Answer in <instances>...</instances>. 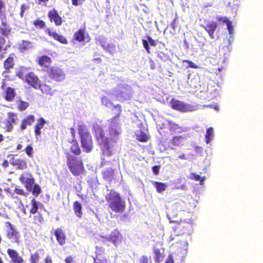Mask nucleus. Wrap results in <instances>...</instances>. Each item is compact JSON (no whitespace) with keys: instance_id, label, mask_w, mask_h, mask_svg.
Listing matches in <instances>:
<instances>
[{"instance_id":"f257e3e1","label":"nucleus","mask_w":263,"mask_h":263,"mask_svg":"<svg viewBox=\"0 0 263 263\" xmlns=\"http://www.w3.org/2000/svg\"><path fill=\"white\" fill-rule=\"evenodd\" d=\"M185 203L182 200H179L174 203L172 206L167 207V217L170 222L176 223L173 226L172 228L175 233L180 235L184 233L183 230L186 222L181 218H177L178 213L184 211L185 210Z\"/></svg>"},{"instance_id":"f03ea898","label":"nucleus","mask_w":263,"mask_h":263,"mask_svg":"<svg viewBox=\"0 0 263 263\" xmlns=\"http://www.w3.org/2000/svg\"><path fill=\"white\" fill-rule=\"evenodd\" d=\"M112 110H116L117 113L111 118L108 120L109 125L108 127L109 142L111 141V148L114 144L117 143V139L121 133V128L119 127L118 119L120 117L122 111V106L120 104H116L113 106Z\"/></svg>"},{"instance_id":"7ed1b4c3","label":"nucleus","mask_w":263,"mask_h":263,"mask_svg":"<svg viewBox=\"0 0 263 263\" xmlns=\"http://www.w3.org/2000/svg\"><path fill=\"white\" fill-rule=\"evenodd\" d=\"M78 131L83 151L89 153L93 149V142L91 133L86 125L82 121L78 123Z\"/></svg>"},{"instance_id":"20e7f679","label":"nucleus","mask_w":263,"mask_h":263,"mask_svg":"<svg viewBox=\"0 0 263 263\" xmlns=\"http://www.w3.org/2000/svg\"><path fill=\"white\" fill-rule=\"evenodd\" d=\"M109 208L115 213H123L126 208V204L120 196V194L116 192H110L105 197Z\"/></svg>"},{"instance_id":"39448f33","label":"nucleus","mask_w":263,"mask_h":263,"mask_svg":"<svg viewBox=\"0 0 263 263\" xmlns=\"http://www.w3.org/2000/svg\"><path fill=\"white\" fill-rule=\"evenodd\" d=\"M92 130L97 141L102 146L104 153L108 156L112 154L110 142L108 138L105 137L103 127L98 124H95Z\"/></svg>"},{"instance_id":"423d86ee","label":"nucleus","mask_w":263,"mask_h":263,"mask_svg":"<svg viewBox=\"0 0 263 263\" xmlns=\"http://www.w3.org/2000/svg\"><path fill=\"white\" fill-rule=\"evenodd\" d=\"M67 165L71 174L74 176H80L84 171V166L82 159L72 155H66Z\"/></svg>"},{"instance_id":"0eeeda50","label":"nucleus","mask_w":263,"mask_h":263,"mask_svg":"<svg viewBox=\"0 0 263 263\" xmlns=\"http://www.w3.org/2000/svg\"><path fill=\"white\" fill-rule=\"evenodd\" d=\"M48 77L51 80L61 82L63 81L66 78V74L64 70L57 66H52L47 70Z\"/></svg>"},{"instance_id":"6e6552de","label":"nucleus","mask_w":263,"mask_h":263,"mask_svg":"<svg viewBox=\"0 0 263 263\" xmlns=\"http://www.w3.org/2000/svg\"><path fill=\"white\" fill-rule=\"evenodd\" d=\"M170 103L172 108L181 112L192 111L194 110V107L191 105L185 104L175 99H172Z\"/></svg>"},{"instance_id":"1a4fd4ad","label":"nucleus","mask_w":263,"mask_h":263,"mask_svg":"<svg viewBox=\"0 0 263 263\" xmlns=\"http://www.w3.org/2000/svg\"><path fill=\"white\" fill-rule=\"evenodd\" d=\"M30 67H22L20 71L16 73V76L33 86V73L30 71Z\"/></svg>"},{"instance_id":"9d476101","label":"nucleus","mask_w":263,"mask_h":263,"mask_svg":"<svg viewBox=\"0 0 263 263\" xmlns=\"http://www.w3.org/2000/svg\"><path fill=\"white\" fill-rule=\"evenodd\" d=\"M201 26L207 31L211 39L214 38V33L218 26L216 22L208 21L205 22V25H201Z\"/></svg>"},{"instance_id":"9b49d317","label":"nucleus","mask_w":263,"mask_h":263,"mask_svg":"<svg viewBox=\"0 0 263 263\" xmlns=\"http://www.w3.org/2000/svg\"><path fill=\"white\" fill-rule=\"evenodd\" d=\"M115 171L111 166L106 168L101 173L103 179L106 181L112 182L115 178Z\"/></svg>"},{"instance_id":"f8f14e48","label":"nucleus","mask_w":263,"mask_h":263,"mask_svg":"<svg viewBox=\"0 0 263 263\" xmlns=\"http://www.w3.org/2000/svg\"><path fill=\"white\" fill-rule=\"evenodd\" d=\"M8 227L7 229V237L13 242H18L19 235L17 231L14 229L12 225L8 222Z\"/></svg>"},{"instance_id":"ddd939ff","label":"nucleus","mask_w":263,"mask_h":263,"mask_svg":"<svg viewBox=\"0 0 263 263\" xmlns=\"http://www.w3.org/2000/svg\"><path fill=\"white\" fill-rule=\"evenodd\" d=\"M48 16L51 22H54L56 26L62 25L63 21L62 17L59 15L57 10L53 9L48 13Z\"/></svg>"},{"instance_id":"4468645a","label":"nucleus","mask_w":263,"mask_h":263,"mask_svg":"<svg viewBox=\"0 0 263 263\" xmlns=\"http://www.w3.org/2000/svg\"><path fill=\"white\" fill-rule=\"evenodd\" d=\"M7 158L12 165L15 166L19 169H24L26 165V163L24 160L18 159L13 155H9L7 156Z\"/></svg>"},{"instance_id":"2eb2a0df","label":"nucleus","mask_w":263,"mask_h":263,"mask_svg":"<svg viewBox=\"0 0 263 263\" xmlns=\"http://www.w3.org/2000/svg\"><path fill=\"white\" fill-rule=\"evenodd\" d=\"M54 235L59 244L63 246L66 243V235L64 231L61 228H58L54 231Z\"/></svg>"},{"instance_id":"dca6fc26","label":"nucleus","mask_w":263,"mask_h":263,"mask_svg":"<svg viewBox=\"0 0 263 263\" xmlns=\"http://www.w3.org/2000/svg\"><path fill=\"white\" fill-rule=\"evenodd\" d=\"M45 123L46 121L45 119L42 117L40 118L39 119L37 120L36 123L35 125L34 129L35 135L37 141L41 140V129L44 127Z\"/></svg>"},{"instance_id":"f3484780","label":"nucleus","mask_w":263,"mask_h":263,"mask_svg":"<svg viewBox=\"0 0 263 263\" xmlns=\"http://www.w3.org/2000/svg\"><path fill=\"white\" fill-rule=\"evenodd\" d=\"M46 32L49 36L52 37L55 41L63 44H67L68 41L63 35L58 34L55 31H52L49 29L46 30Z\"/></svg>"},{"instance_id":"a211bd4d","label":"nucleus","mask_w":263,"mask_h":263,"mask_svg":"<svg viewBox=\"0 0 263 263\" xmlns=\"http://www.w3.org/2000/svg\"><path fill=\"white\" fill-rule=\"evenodd\" d=\"M122 235L118 229L112 231L107 240L112 242L115 246H117L121 240Z\"/></svg>"},{"instance_id":"6ab92c4d","label":"nucleus","mask_w":263,"mask_h":263,"mask_svg":"<svg viewBox=\"0 0 263 263\" xmlns=\"http://www.w3.org/2000/svg\"><path fill=\"white\" fill-rule=\"evenodd\" d=\"M11 45V43L9 38L4 37L3 36H0V53L5 54Z\"/></svg>"},{"instance_id":"aec40b11","label":"nucleus","mask_w":263,"mask_h":263,"mask_svg":"<svg viewBox=\"0 0 263 263\" xmlns=\"http://www.w3.org/2000/svg\"><path fill=\"white\" fill-rule=\"evenodd\" d=\"M37 63L42 67L48 68L51 65L52 60L47 55H44L38 58Z\"/></svg>"},{"instance_id":"412c9836","label":"nucleus","mask_w":263,"mask_h":263,"mask_svg":"<svg viewBox=\"0 0 263 263\" xmlns=\"http://www.w3.org/2000/svg\"><path fill=\"white\" fill-rule=\"evenodd\" d=\"M2 22V26H0V33L2 34L1 36H4V37L9 38V36L10 34V29L7 26V22L5 20V17L3 19H1Z\"/></svg>"},{"instance_id":"4be33fe9","label":"nucleus","mask_w":263,"mask_h":263,"mask_svg":"<svg viewBox=\"0 0 263 263\" xmlns=\"http://www.w3.org/2000/svg\"><path fill=\"white\" fill-rule=\"evenodd\" d=\"M7 253L13 262L15 263H24L22 258L15 250L8 249Z\"/></svg>"},{"instance_id":"5701e85b","label":"nucleus","mask_w":263,"mask_h":263,"mask_svg":"<svg viewBox=\"0 0 263 263\" xmlns=\"http://www.w3.org/2000/svg\"><path fill=\"white\" fill-rule=\"evenodd\" d=\"M32 44L31 42L23 40L18 44V49L21 52L23 53H26L28 52L29 50L31 49Z\"/></svg>"},{"instance_id":"b1692460","label":"nucleus","mask_w":263,"mask_h":263,"mask_svg":"<svg viewBox=\"0 0 263 263\" xmlns=\"http://www.w3.org/2000/svg\"><path fill=\"white\" fill-rule=\"evenodd\" d=\"M70 143H71L70 152L76 156L80 155L81 154V149L77 139L71 140Z\"/></svg>"},{"instance_id":"393cba45","label":"nucleus","mask_w":263,"mask_h":263,"mask_svg":"<svg viewBox=\"0 0 263 263\" xmlns=\"http://www.w3.org/2000/svg\"><path fill=\"white\" fill-rule=\"evenodd\" d=\"M85 31L84 28H80L73 34V39L79 42H82L85 41Z\"/></svg>"},{"instance_id":"a878e982","label":"nucleus","mask_w":263,"mask_h":263,"mask_svg":"<svg viewBox=\"0 0 263 263\" xmlns=\"http://www.w3.org/2000/svg\"><path fill=\"white\" fill-rule=\"evenodd\" d=\"M73 209L75 215L79 218L82 217L83 215L82 206L81 203L78 201H76L73 204Z\"/></svg>"},{"instance_id":"bb28decb","label":"nucleus","mask_w":263,"mask_h":263,"mask_svg":"<svg viewBox=\"0 0 263 263\" xmlns=\"http://www.w3.org/2000/svg\"><path fill=\"white\" fill-rule=\"evenodd\" d=\"M117 100L121 102L130 99L131 96L128 92L120 91L116 95Z\"/></svg>"},{"instance_id":"cd10ccee","label":"nucleus","mask_w":263,"mask_h":263,"mask_svg":"<svg viewBox=\"0 0 263 263\" xmlns=\"http://www.w3.org/2000/svg\"><path fill=\"white\" fill-rule=\"evenodd\" d=\"M153 252L155 255L154 257L155 262L160 263L164 258V255L160 252V249L157 248H153Z\"/></svg>"},{"instance_id":"c85d7f7f","label":"nucleus","mask_w":263,"mask_h":263,"mask_svg":"<svg viewBox=\"0 0 263 263\" xmlns=\"http://www.w3.org/2000/svg\"><path fill=\"white\" fill-rule=\"evenodd\" d=\"M184 138L182 136H174L170 141V143L174 146H179L183 144Z\"/></svg>"},{"instance_id":"c756f323","label":"nucleus","mask_w":263,"mask_h":263,"mask_svg":"<svg viewBox=\"0 0 263 263\" xmlns=\"http://www.w3.org/2000/svg\"><path fill=\"white\" fill-rule=\"evenodd\" d=\"M152 183L158 193H162L166 188V185L164 183L157 181H153Z\"/></svg>"},{"instance_id":"7c9ffc66","label":"nucleus","mask_w":263,"mask_h":263,"mask_svg":"<svg viewBox=\"0 0 263 263\" xmlns=\"http://www.w3.org/2000/svg\"><path fill=\"white\" fill-rule=\"evenodd\" d=\"M14 59L12 57H9L4 62V67L5 69L9 70L14 66Z\"/></svg>"},{"instance_id":"2f4dec72","label":"nucleus","mask_w":263,"mask_h":263,"mask_svg":"<svg viewBox=\"0 0 263 263\" xmlns=\"http://www.w3.org/2000/svg\"><path fill=\"white\" fill-rule=\"evenodd\" d=\"M214 134V130L213 127H210L206 130V132L205 135V143L209 144L213 139Z\"/></svg>"},{"instance_id":"473e14b6","label":"nucleus","mask_w":263,"mask_h":263,"mask_svg":"<svg viewBox=\"0 0 263 263\" xmlns=\"http://www.w3.org/2000/svg\"><path fill=\"white\" fill-rule=\"evenodd\" d=\"M6 96H5V99L6 100L8 101H11L15 96V93L14 91V89L12 88L8 87L6 90Z\"/></svg>"},{"instance_id":"72a5a7b5","label":"nucleus","mask_w":263,"mask_h":263,"mask_svg":"<svg viewBox=\"0 0 263 263\" xmlns=\"http://www.w3.org/2000/svg\"><path fill=\"white\" fill-rule=\"evenodd\" d=\"M33 123V116H30L28 118L25 119L22 123L21 129L24 130L27 125L30 126Z\"/></svg>"},{"instance_id":"f704fd0d","label":"nucleus","mask_w":263,"mask_h":263,"mask_svg":"<svg viewBox=\"0 0 263 263\" xmlns=\"http://www.w3.org/2000/svg\"><path fill=\"white\" fill-rule=\"evenodd\" d=\"M157 57L163 62H166L170 60L168 54L162 51H159L156 52Z\"/></svg>"},{"instance_id":"c9c22d12","label":"nucleus","mask_w":263,"mask_h":263,"mask_svg":"<svg viewBox=\"0 0 263 263\" xmlns=\"http://www.w3.org/2000/svg\"><path fill=\"white\" fill-rule=\"evenodd\" d=\"M40 89L42 92L45 94L50 95H52V89L49 85L42 84Z\"/></svg>"},{"instance_id":"e433bc0d","label":"nucleus","mask_w":263,"mask_h":263,"mask_svg":"<svg viewBox=\"0 0 263 263\" xmlns=\"http://www.w3.org/2000/svg\"><path fill=\"white\" fill-rule=\"evenodd\" d=\"M190 178L191 180H194L197 181H199L200 184H202L205 179L204 177L201 178L200 175H197L196 173H191L190 174Z\"/></svg>"},{"instance_id":"4c0bfd02","label":"nucleus","mask_w":263,"mask_h":263,"mask_svg":"<svg viewBox=\"0 0 263 263\" xmlns=\"http://www.w3.org/2000/svg\"><path fill=\"white\" fill-rule=\"evenodd\" d=\"M167 125L170 130L175 132L180 128L178 124L172 121H167Z\"/></svg>"},{"instance_id":"58836bf2","label":"nucleus","mask_w":263,"mask_h":263,"mask_svg":"<svg viewBox=\"0 0 263 263\" xmlns=\"http://www.w3.org/2000/svg\"><path fill=\"white\" fill-rule=\"evenodd\" d=\"M5 3L0 0V19H3L5 17Z\"/></svg>"},{"instance_id":"ea45409f","label":"nucleus","mask_w":263,"mask_h":263,"mask_svg":"<svg viewBox=\"0 0 263 263\" xmlns=\"http://www.w3.org/2000/svg\"><path fill=\"white\" fill-rule=\"evenodd\" d=\"M137 140L140 142H145L148 140V137L146 134L141 132L139 135H137Z\"/></svg>"},{"instance_id":"a19ab883","label":"nucleus","mask_w":263,"mask_h":263,"mask_svg":"<svg viewBox=\"0 0 263 263\" xmlns=\"http://www.w3.org/2000/svg\"><path fill=\"white\" fill-rule=\"evenodd\" d=\"M102 104L105 107H109L110 106L113 105V104L111 100L105 96H103L101 98Z\"/></svg>"},{"instance_id":"79ce46f5","label":"nucleus","mask_w":263,"mask_h":263,"mask_svg":"<svg viewBox=\"0 0 263 263\" xmlns=\"http://www.w3.org/2000/svg\"><path fill=\"white\" fill-rule=\"evenodd\" d=\"M223 23L227 24V28L228 29L229 33L232 34L233 31V28L231 21H230L228 19V18H225L224 20H223Z\"/></svg>"},{"instance_id":"37998d69","label":"nucleus","mask_w":263,"mask_h":263,"mask_svg":"<svg viewBox=\"0 0 263 263\" xmlns=\"http://www.w3.org/2000/svg\"><path fill=\"white\" fill-rule=\"evenodd\" d=\"M151 257L146 255H142L139 260V263H151Z\"/></svg>"},{"instance_id":"c03bdc74","label":"nucleus","mask_w":263,"mask_h":263,"mask_svg":"<svg viewBox=\"0 0 263 263\" xmlns=\"http://www.w3.org/2000/svg\"><path fill=\"white\" fill-rule=\"evenodd\" d=\"M34 25L36 27H39L41 29L44 28L46 26L45 22L40 20H36L34 22Z\"/></svg>"},{"instance_id":"a18cd8bd","label":"nucleus","mask_w":263,"mask_h":263,"mask_svg":"<svg viewBox=\"0 0 263 263\" xmlns=\"http://www.w3.org/2000/svg\"><path fill=\"white\" fill-rule=\"evenodd\" d=\"M142 42L143 46L144 48H145V49L146 50L147 53L148 54H150L151 53V51L150 47H149V45L148 44V41L145 39H142Z\"/></svg>"},{"instance_id":"49530a36","label":"nucleus","mask_w":263,"mask_h":263,"mask_svg":"<svg viewBox=\"0 0 263 263\" xmlns=\"http://www.w3.org/2000/svg\"><path fill=\"white\" fill-rule=\"evenodd\" d=\"M42 85L39 79L36 76H34V89H40Z\"/></svg>"},{"instance_id":"de8ad7c7","label":"nucleus","mask_w":263,"mask_h":263,"mask_svg":"<svg viewBox=\"0 0 263 263\" xmlns=\"http://www.w3.org/2000/svg\"><path fill=\"white\" fill-rule=\"evenodd\" d=\"M28 105V103L24 101H20L18 104V108L21 110H24L27 108Z\"/></svg>"},{"instance_id":"09e8293b","label":"nucleus","mask_w":263,"mask_h":263,"mask_svg":"<svg viewBox=\"0 0 263 263\" xmlns=\"http://www.w3.org/2000/svg\"><path fill=\"white\" fill-rule=\"evenodd\" d=\"M41 192V189L37 184L34 183V196L37 197Z\"/></svg>"},{"instance_id":"8fccbe9b","label":"nucleus","mask_w":263,"mask_h":263,"mask_svg":"<svg viewBox=\"0 0 263 263\" xmlns=\"http://www.w3.org/2000/svg\"><path fill=\"white\" fill-rule=\"evenodd\" d=\"M160 168V165H154L152 167V171L153 172V174L155 175H157L159 174V171Z\"/></svg>"},{"instance_id":"3c124183","label":"nucleus","mask_w":263,"mask_h":263,"mask_svg":"<svg viewBox=\"0 0 263 263\" xmlns=\"http://www.w3.org/2000/svg\"><path fill=\"white\" fill-rule=\"evenodd\" d=\"M146 39L152 46H155L157 45L156 41L153 39L150 36H146Z\"/></svg>"},{"instance_id":"603ef678","label":"nucleus","mask_w":263,"mask_h":263,"mask_svg":"<svg viewBox=\"0 0 263 263\" xmlns=\"http://www.w3.org/2000/svg\"><path fill=\"white\" fill-rule=\"evenodd\" d=\"M94 263H108L107 261L105 259H101L98 257L93 258Z\"/></svg>"},{"instance_id":"864d4df0","label":"nucleus","mask_w":263,"mask_h":263,"mask_svg":"<svg viewBox=\"0 0 263 263\" xmlns=\"http://www.w3.org/2000/svg\"><path fill=\"white\" fill-rule=\"evenodd\" d=\"M164 263H174V257L172 254L168 255Z\"/></svg>"},{"instance_id":"5fc2aeb1","label":"nucleus","mask_w":263,"mask_h":263,"mask_svg":"<svg viewBox=\"0 0 263 263\" xmlns=\"http://www.w3.org/2000/svg\"><path fill=\"white\" fill-rule=\"evenodd\" d=\"M17 119V116L15 115H14L13 114H10L9 117V122H11L12 123H15V120Z\"/></svg>"},{"instance_id":"6e6d98bb","label":"nucleus","mask_w":263,"mask_h":263,"mask_svg":"<svg viewBox=\"0 0 263 263\" xmlns=\"http://www.w3.org/2000/svg\"><path fill=\"white\" fill-rule=\"evenodd\" d=\"M183 62L187 63L189 64V67L191 68H197V66H196V64L191 61L184 60Z\"/></svg>"},{"instance_id":"4d7b16f0","label":"nucleus","mask_w":263,"mask_h":263,"mask_svg":"<svg viewBox=\"0 0 263 263\" xmlns=\"http://www.w3.org/2000/svg\"><path fill=\"white\" fill-rule=\"evenodd\" d=\"M177 21H178V18L177 17L173 19V20L172 21V22L170 24V27L172 29H173L174 30H175V28H176V26Z\"/></svg>"},{"instance_id":"13d9d810","label":"nucleus","mask_w":263,"mask_h":263,"mask_svg":"<svg viewBox=\"0 0 263 263\" xmlns=\"http://www.w3.org/2000/svg\"><path fill=\"white\" fill-rule=\"evenodd\" d=\"M72 4L73 5L75 6H77L78 5H81L83 4L84 0H71Z\"/></svg>"},{"instance_id":"bf43d9fd","label":"nucleus","mask_w":263,"mask_h":263,"mask_svg":"<svg viewBox=\"0 0 263 263\" xmlns=\"http://www.w3.org/2000/svg\"><path fill=\"white\" fill-rule=\"evenodd\" d=\"M149 65H150V68L151 69L154 70L155 69H156V65L154 60H153L152 59H149Z\"/></svg>"},{"instance_id":"052dcab7","label":"nucleus","mask_w":263,"mask_h":263,"mask_svg":"<svg viewBox=\"0 0 263 263\" xmlns=\"http://www.w3.org/2000/svg\"><path fill=\"white\" fill-rule=\"evenodd\" d=\"M26 152L27 154V155L29 156H31V152L32 150V147L30 145H28V146L25 149Z\"/></svg>"},{"instance_id":"680f3d73","label":"nucleus","mask_w":263,"mask_h":263,"mask_svg":"<svg viewBox=\"0 0 263 263\" xmlns=\"http://www.w3.org/2000/svg\"><path fill=\"white\" fill-rule=\"evenodd\" d=\"M70 133L72 137V140L76 139V132L73 127H71L70 128Z\"/></svg>"},{"instance_id":"e2e57ef3","label":"nucleus","mask_w":263,"mask_h":263,"mask_svg":"<svg viewBox=\"0 0 263 263\" xmlns=\"http://www.w3.org/2000/svg\"><path fill=\"white\" fill-rule=\"evenodd\" d=\"M73 260L71 256H67L65 259L66 263H72Z\"/></svg>"},{"instance_id":"0e129e2a","label":"nucleus","mask_w":263,"mask_h":263,"mask_svg":"<svg viewBox=\"0 0 263 263\" xmlns=\"http://www.w3.org/2000/svg\"><path fill=\"white\" fill-rule=\"evenodd\" d=\"M28 8V7L27 6H25V5H23L21 7V15L22 17L23 15V13L24 11Z\"/></svg>"},{"instance_id":"69168bd1","label":"nucleus","mask_w":263,"mask_h":263,"mask_svg":"<svg viewBox=\"0 0 263 263\" xmlns=\"http://www.w3.org/2000/svg\"><path fill=\"white\" fill-rule=\"evenodd\" d=\"M44 263H52L51 257L49 256H47L45 259Z\"/></svg>"},{"instance_id":"338daca9","label":"nucleus","mask_w":263,"mask_h":263,"mask_svg":"<svg viewBox=\"0 0 263 263\" xmlns=\"http://www.w3.org/2000/svg\"><path fill=\"white\" fill-rule=\"evenodd\" d=\"M15 192L17 194H19V195H23L24 193V191L23 190H22L21 189H15Z\"/></svg>"},{"instance_id":"774afa93","label":"nucleus","mask_w":263,"mask_h":263,"mask_svg":"<svg viewBox=\"0 0 263 263\" xmlns=\"http://www.w3.org/2000/svg\"><path fill=\"white\" fill-rule=\"evenodd\" d=\"M26 187L28 189L29 191L30 192H33V189L32 188V183H27L26 184Z\"/></svg>"}]
</instances>
